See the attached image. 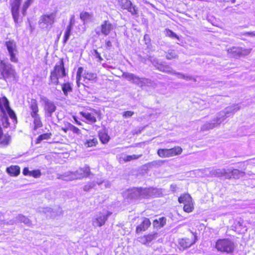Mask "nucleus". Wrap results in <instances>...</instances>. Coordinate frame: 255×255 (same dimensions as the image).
Listing matches in <instances>:
<instances>
[{
    "label": "nucleus",
    "instance_id": "nucleus-2",
    "mask_svg": "<svg viewBox=\"0 0 255 255\" xmlns=\"http://www.w3.org/2000/svg\"><path fill=\"white\" fill-rule=\"evenodd\" d=\"M240 107L238 105H234L226 108L224 111L220 112L217 116L216 118L210 123L205 124L201 128L203 131L213 129L223 122L227 117L235 114L239 111Z\"/></svg>",
    "mask_w": 255,
    "mask_h": 255
},
{
    "label": "nucleus",
    "instance_id": "nucleus-1",
    "mask_svg": "<svg viewBox=\"0 0 255 255\" xmlns=\"http://www.w3.org/2000/svg\"><path fill=\"white\" fill-rule=\"evenodd\" d=\"M158 190L156 188H133L127 190L124 192V197L129 199H137L155 197L158 194Z\"/></svg>",
    "mask_w": 255,
    "mask_h": 255
},
{
    "label": "nucleus",
    "instance_id": "nucleus-29",
    "mask_svg": "<svg viewBox=\"0 0 255 255\" xmlns=\"http://www.w3.org/2000/svg\"><path fill=\"white\" fill-rule=\"evenodd\" d=\"M168 149L169 153L170 154V157L179 155L181 154L182 151V149L179 146H175Z\"/></svg>",
    "mask_w": 255,
    "mask_h": 255
},
{
    "label": "nucleus",
    "instance_id": "nucleus-48",
    "mask_svg": "<svg viewBox=\"0 0 255 255\" xmlns=\"http://www.w3.org/2000/svg\"><path fill=\"white\" fill-rule=\"evenodd\" d=\"M164 163V161L161 160H158L156 161H153L149 164H150V166L152 167H159L161 166L163 163Z\"/></svg>",
    "mask_w": 255,
    "mask_h": 255
},
{
    "label": "nucleus",
    "instance_id": "nucleus-15",
    "mask_svg": "<svg viewBox=\"0 0 255 255\" xmlns=\"http://www.w3.org/2000/svg\"><path fill=\"white\" fill-rule=\"evenodd\" d=\"M208 176L221 177H224L226 179H230V173L225 168L212 169L209 171Z\"/></svg>",
    "mask_w": 255,
    "mask_h": 255
},
{
    "label": "nucleus",
    "instance_id": "nucleus-41",
    "mask_svg": "<svg viewBox=\"0 0 255 255\" xmlns=\"http://www.w3.org/2000/svg\"><path fill=\"white\" fill-rule=\"evenodd\" d=\"M193 208L194 207L192 201L184 204L183 210L187 213H190L192 211Z\"/></svg>",
    "mask_w": 255,
    "mask_h": 255
},
{
    "label": "nucleus",
    "instance_id": "nucleus-22",
    "mask_svg": "<svg viewBox=\"0 0 255 255\" xmlns=\"http://www.w3.org/2000/svg\"><path fill=\"white\" fill-rule=\"evenodd\" d=\"M151 223L149 220L147 218H144L141 224L136 227V232H140L141 231H145L150 226Z\"/></svg>",
    "mask_w": 255,
    "mask_h": 255
},
{
    "label": "nucleus",
    "instance_id": "nucleus-8",
    "mask_svg": "<svg viewBox=\"0 0 255 255\" xmlns=\"http://www.w3.org/2000/svg\"><path fill=\"white\" fill-rule=\"evenodd\" d=\"M57 12L54 11L50 14H44L40 17L39 25L43 29L49 30L55 22Z\"/></svg>",
    "mask_w": 255,
    "mask_h": 255
},
{
    "label": "nucleus",
    "instance_id": "nucleus-19",
    "mask_svg": "<svg viewBox=\"0 0 255 255\" xmlns=\"http://www.w3.org/2000/svg\"><path fill=\"white\" fill-rule=\"evenodd\" d=\"M228 52L231 54L233 57L237 58L247 55L250 52V51L247 49H243L242 48L240 47H233L229 49Z\"/></svg>",
    "mask_w": 255,
    "mask_h": 255
},
{
    "label": "nucleus",
    "instance_id": "nucleus-21",
    "mask_svg": "<svg viewBox=\"0 0 255 255\" xmlns=\"http://www.w3.org/2000/svg\"><path fill=\"white\" fill-rule=\"evenodd\" d=\"M227 170L228 172L230 173V178L233 177L235 179H239L240 177L244 176L245 174L244 172L237 169H229Z\"/></svg>",
    "mask_w": 255,
    "mask_h": 255
},
{
    "label": "nucleus",
    "instance_id": "nucleus-7",
    "mask_svg": "<svg viewBox=\"0 0 255 255\" xmlns=\"http://www.w3.org/2000/svg\"><path fill=\"white\" fill-rule=\"evenodd\" d=\"M40 102L43 107L45 117H51L56 110L54 102L43 95L40 96Z\"/></svg>",
    "mask_w": 255,
    "mask_h": 255
},
{
    "label": "nucleus",
    "instance_id": "nucleus-24",
    "mask_svg": "<svg viewBox=\"0 0 255 255\" xmlns=\"http://www.w3.org/2000/svg\"><path fill=\"white\" fill-rule=\"evenodd\" d=\"M16 222L19 223H23L28 226H31V221L26 217L21 214H19L15 217Z\"/></svg>",
    "mask_w": 255,
    "mask_h": 255
},
{
    "label": "nucleus",
    "instance_id": "nucleus-10",
    "mask_svg": "<svg viewBox=\"0 0 255 255\" xmlns=\"http://www.w3.org/2000/svg\"><path fill=\"white\" fill-rule=\"evenodd\" d=\"M0 109L3 115L7 113L9 117L13 120V122L16 123L17 119L14 111L10 108L9 102L5 97L0 98Z\"/></svg>",
    "mask_w": 255,
    "mask_h": 255
},
{
    "label": "nucleus",
    "instance_id": "nucleus-27",
    "mask_svg": "<svg viewBox=\"0 0 255 255\" xmlns=\"http://www.w3.org/2000/svg\"><path fill=\"white\" fill-rule=\"evenodd\" d=\"M6 171L11 176H17L20 173V168L18 166H11L6 168Z\"/></svg>",
    "mask_w": 255,
    "mask_h": 255
},
{
    "label": "nucleus",
    "instance_id": "nucleus-57",
    "mask_svg": "<svg viewBox=\"0 0 255 255\" xmlns=\"http://www.w3.org/2000/svg\"><path fill=\"white\" fill-rule=\"evenodd\" d=\"M153 225L154 227L157 228H160V226L159 225V221L158 220H155L153 221Z\"/></svg>",
    "mask_w": 255,
    "mask_h": 255
},
{
    "label": "nucleus",
    "instance_id": "nucleus-5",
    "mask_svg": "<svg viewBox=\"0 0 255 255\" xmlns=\"http://www.w3.org/2000/svg\"><path fill=\"white\" fill-rule=\"evenodd\" d=\"M66 75L67 73L64 68L63 60V59H60L59 62L56 63L53 70L50 73L49 84L58 85L59 83V79L63 78Z\"/></svg>",
    "mask_w": 255,
    "mask_h": 255
},
{
    "label": "nucleus",
    "instance_id": "nucleus-60",
    "mask_svg": "<svg viewBox=\"0 0 255 255\" xmlns=\"http://www.w3.org/2000/svg\"><path fill=\"white\" fill-rule=\"evenodd\" d=\"M106 45L107 48H111L112 46V42L110 40L106 41Z\"/></svg>",
    "mask_w": 255,
    "mask_h": 255
},
{
    "label": "nucleus",
    "instance_id": "nucleus-17",
    "mask_svg": "<svg viewBox=\"0 0 255 255\" xmlns=\"http://www.w3.org/2000/svg\"><path fill=\"white\" fill-rule=\"evenodd\" d=\"M114 29L113 25L108 20H105L101 26V28H97L96 32L99 35L100 32L105 35H108L111 31Z\"/></svg>",
    "mask_w": 255,
    "mask_h": 255
},
{
    "label": "nucleus",
    "instance_id": "nucleus-47",
    "mask_svg": "<svg viewBox=\"0 0 255 255\" xmlns=\"http://www.w3.org/2000/svg\"><path fill=\"white\" fill-rule=\"evenodd\" d=\"M96 185L95 182H91L88 183L86 185L84 186L83 189L85 191H88L91 189L93 188Z\"/></svg>",
    "mask_w": 255,
    "mask_h": 255
},
{
    "label": "nucleus",
    "instance_id": "nucleus-25",
    "mask_svg": "<svg viewBox=\"0 0 255 255\" xmlns=\"http://www.w3.org/2000/svg\"><path fill=\"white\" fill-rule=\"evenodd\" d=\"M62 90L65 96H67L69 93L73 91L72 84L66 82L61 85Z\"/></svg>",
    "mask_w": 255,
    "mask_h": 255
},
{
    "label": "nucleus",
    "instance_id": "nucleus-64",
    "mask_svg": "<svg viewBox=\"0 0 255 255\" xmlns=\"http://www.w3.org/2000/svg\"><path fill=\"white\" fill-rule=\"evenodd\" d=\"M105 183V187L106 188L109 187L110 186V183L109 181L104 182Z\"/></svg>",
    "mask_w": 255,
    "mask_h": 255
},
{
    "label": "nucleus",
    "instance_id": "nucleus-58",
    "mask_svg": "<svg viewBox=\"0 0 255 255\" xmlns=\"http://www.w3.org/2000/svg\"><path fill=\"white\" fill-rule=\"evenodd\" d=\"M3 126L5 128H7L9 126V123H8V119L7 117L4 118L3 119Z\"/></svg>",
    "mask_w": 255,
    "mask_h": 255
},
{
    "label": "nucleus",
    "instance_id": "nucleus-39",
    "mask_svg": "<svg viewBox=\"0 0 255 255\" xmlns=\"http://www.w3.org/2000/svg\"><path fill=\"white\" fill-rule=\"evenodd\" d=\"M33 1V0H26L23 3L22 7V13L23 16L25 15L27 8L29 7Z\"/></svg>",
    "mask_w": 255,
    "mask_h": 255
},
{
    "label": "nucleus",
    "instance_id": "nucleus-28",
    "mask_svg": "<svg viewBox=\"0 0 255 255\" xmlns=\"http://www.w3.org/2000/svg\"><path fill=\"white\" fill-rule=\"evenodd\" d=\"M192 199L190 195L188 194H184L181 195L178 198V201L180 203H187L189 202L192 201Z\"/></svg>",
    "mask_w": 255,
    "mask_h": 255
},
{
    "label": "nucleus",
    "instance_id": "nucleus-4",
    "mask_svg": "<svg viewBox=\"0 0 255 255\" xmlns=\"http://www.w3.org/2000/svg\"><path fill=\"white\" fill-rule=\"evenodd\" d=\"M16 72L13 66L1 59L0 54V79L5 81H11L15 78Z\"/></svg>",
    "mask_w": 255,
    "mask_h": 255
},
{
    "label": "nucleus",
    "instance_id": "nucleus-43",
    "mask_svg": "<svg viewBox=\"0 0 255 255\" xmlns=\"http://www.w3.org/2000/svg\"><path fill=\"white\" fill-rule=\"evenodd\" d=\"M67 129L68 130L73 131L74 133L77 134L80 133V129L76 127L75 126L71 124H68Z\"/></svg>",
    "mask_w": 255,
    "mask_h": 255
},
{
    "label": "nucleus",
    "instance_id": "nucleus-45",
    "mask_svg": "<svg viewBox=\"0 0 255 255\" xmlns=\"http://www.w3.org/2000/svg\"><path fill=\"white\" fill-rule=\"evenodd\" d=\"M165 35L167 36H169V37L173 38L179 39L178 36L177 35V34L176 33H175L174 32H173L172 30H171L169 29H165Z\"/></svg>",
    "mask_w": 255,
    "mask_h": 255
},
{
    "label": "nucleus",
    "instance_id": "nucleus-26",
    "mask_svg": "<svg viewBox=\"0 0 255 255\" xmlns=\"http://www.w3.org/2000/svg\"><path fill=\"white\" fill-rule=\"evenodd\" d=\"M158 70L169 74L173 75L176 74V72L171 67L168 65H159L158 67Z\"/></svg>",
    "mask_w": 255,
    "mask_h": 255
},
{
    "label": "nucleus",
    "instance_id": "nucleus-30",
    "mask_svg": "<svg viewBox=\"0 0 255 255\" xmlns=\"http://www.w3.org/2000/svg\"><path fill=\"white\" fill-rule=\"evenodd\" d=\"M83 78L90 81H94L97 79V74L95 73H92L88 71H85L83 75Z\"/></svg>",
    "mask_w": 255,
    "mask_h": 255
},
{
    "label": "nucleus",
    "instance_id": "nucleus-63",
    "mask_svg": "<svg viewBox=\"0 0 255 255\" xmlns=\"http://www.w3.org/2000/svg\"><path fill=\"white\" fill-rule=\"evenodd\" d=\"M103 182H104V181L102 179H97L96 181V183L99 185H101Z\"/></svg>",
    "mask_w": 255,
    "mask_h": 255
},
{
    "label": "nucleus",
    "instance_id": "nucleus-40",
    "mask_svg": "<svg viewBox=\"0 0 255 255\" xmlns=\"http://www.w3.org/2000/svg\"><path fill=\"white\" fill-rule=\"evenodd\" d=\"M84 69L82 67L78 68L76 73V83L78 87L80 86V81L81 79L82 75Z\"/></svg>",
    "mask_w": 255,
    "mask_h": 255
},
{
    "label": "nucleus",
    "instance_id": "nucleus-42",
    "mask_svg": "<svg viewBox=\"0 0 255 255\" xmlns=\"http://www.w3.org/2000/svg\"><path fill=\"white\" fill-rule=\"evenodd\" d=\"M176 57L177 55L175 51L173 50H168L166 55V58L168 60L176 58Z\"/></svg>",
    "mask_w": 255,
    "mask_h": 255
},
{
    "label": "nucleus",
    "instance_id": "nucleus-44",
    "mask_svg": "<svg viewBox=\"0 0 255 255\" xmlns=\"http://www.w3.org/2000/svg\"><path fill=\"white\" fill-rule=\"evenodd\" d=\"M141 156H142V154H139V155L133 154L131 155H127L124 158V160L125 161H129L132 160L137 159Z\"/></svg>",
    "mask_w": 255,
    "mask_h": 255
},
{
    "label": "nucleus",
    "instance_id": "nucleus-35",
    "mask_svg": "<svg viewBox=\"0 0 255 255\" xmlns=\"http://www.w3.org/2000/svg\"><path fill=\"white\" fill-rule=\"evenodd\" d=\"M157 154L162 158L170 157V154L169 153L168 149H159L157 151Z\"/></svg>",
    "mask_w": 255,
    "mask_h": 255
},
{
    "label": "nucleus",
    "instance_id": "nucleus-6",
    "mask_svg": "<svg viewBox=\"0 0 255 255\" xmlns=\"http://www.w3.org/2000/svg\"><path fill=\"white\" fill-rule=\"evenodd\" d=\"M235 244L231 240L228 239H219L217 241L215 248L221 253L231 254L235 250Z\"/></svg>",
    "mask_w": 255,
    "mask_h": 255
},
{
    "label": "nucleus",
    "instance_id": "nucleus-54",
    "mask_svg": "<svg viewBox=\"0 0 255 255\" xmlns=\"http://www.w3.org/2000/svg\"><path fill=\"white\" fill-rule=\"evenodd\" d=\"M134 112L132 111H126L124 112L122 115L123 117L125 118H128L131 117L132 115H133Z\"/></svg>",
    "mask_w": 255,
    "mask_h": 255
},
{
    "label": "nucleus",
    "instance_id": "nucleus-59",
    "mask_svg": "<svg viewBox=\"0 0 255 255\" xmlns=\"http://www.w3.org/2000/svg\"><path fill=\"white\" fill-rule=\"evenodd\" d=\"M15 222H16V220H10L9 221L4 222L3 224L4 225H13L14 224H15Z\"/></svg>",
    "mask_w": 255,
    "mask_h": 255
},
{
    "label": "nucleus",
    "instance_id": "nucleus-13",
    "mask_svg": "<svg viewBox=\"0 0 255 255\" xmlns=\"http://www.w3.org/2000/svg\"><path fill=\"white\" fill-rule=\"evenodd\" d=\"M193 234L192 239H190L189 238H185L179 239L178 241V243L179 246V249L180 250H186L189 248H190L192 245H194L197 240V237L196 235L193 232H192Z\"/></svg>",
    "mask_w": 255,
    "mask_h": 255
},
{
    "label": "nucleus",
    "instance_id": "nucleus-31",
    "mask_svg": "<svg viewBox=\"0 0 255 255\" xmlns=\"http://www.w3.org/2000/svg\"><path fill=\"white\" fill-rule=\"evenodd\" d=\"M56 209V212L55 213V212H54L50 208H47L45 209V213L47 214L48 212H52V214L51 215V217H54L56 216L60 215L62 213V210L61 208L58 207Z\"/></svg>",
    "mask_w": 255,
    "mask_h": 255
},
{
    "label": "nucleus",
    "instance_id": "nucleus-53",
    "mask_svg": "<svg viewBox=\"0 0 255 255\" xmlns=\"http://www.w3.org/2000/svg\"><path fill=\"white\" fill-rule=\"evenodd\" d=\"M138 241L143 245H147L148 244L146 236H143L142 237L139 238Z\"/></svg>",
    "mask_w": 255,
    "mask_h": 255
},
{
    "label": "nucleus",
    "instance_id": "nucleus-61",
    "mask_svg": "<svg viewBox=\"0 0 255 255\" xmlns=\"http://www.w3.org/2000/svg\"><path fill=\"white\" fill-rule=\"evenodd\" d=\"M177 188V186L176 184H172L171 185H170V190L174 192L176 190V189Z\"/></svg>",
    "mask_w": 255,
    "mask_h": 255
},
{
    "label": "nucleus",
    "instance_id": "nucleus-33",
    "mask_svg": "<svg viewBox=\"0 0 255 255\" xmlns=\"http://www.w3.org/2000/svg\"><path fill=\"white\" fill-rule=\"evenodd\" d=\"M31 117L32 118L34 119L33 123L34 124L35 129H36L37 128H40L42 126V124L39 115H35Z\"/></svg>",
    "mask_w": 255,
    "mask_h": 255
},
{
    "label": "nucleus",
    "instance_id": "nucleus-14",
    "mask_svg": "<svg viewBox=\"0 0 255 255\" xmlns=\"http://www.w3.org/2000/svg\"><path fill=\"white\" fill-rule=\"evenodd\" d=\"M81 114L89 124L96 123L97 121V118L101 119L100 112L95 110H92L90 112H81Z\"/></svg>",
    "mask_w": 255,
    "mask_h": 255
},
{
    "label": "nucleus",
    "instance_id": "nucleus-11",
    "mask_svg": "<svg viewBox=\"0 0 255 255\" xmlns=\"http://www.w3.org/2000/svg\"><path fill=\"white\" fill-rule=\"evenodd\" d=\"M112 213L110 211L99 212L96 214L92 219V225L95 227H101L103 226L108 217L111 215Z\"/></svg>",
    "mask_w": 255,
    "mask_h": 255
},
{
    "label": "nucleus",
    "instance_id": "nucleus-36",
    "mask_svg": "<svg viewBox=\"0 0 255 255\" xmlns=\"http://www.w3.org/2000/svg\"><path fill=\"white\" fill-rule=\"evenodd\" d=\"M174 75H177V77L180 79H184L187 81L193 80L194 82L196 81V80L195 78H194L192 76L185 75L181 73L176 72V74H174Z\"/></svg>",
    "mask_w": 255,
    "mask_h": 255
},
{
    "label": "nucleus",
    "instance_id": "nucleus-49",
    "mask_svg": "<svg viewBox=\"0 0 255 255\" xmlns=\"http://www.w3.org/2000/svg\"><path fill=\"white\" fill-rule=\"evenodd\" d=\"M80 18L83 21H87L90 18V14L87 12H82L80 14Z\"/></svg>",
    "mask_w": 255,
    "mask_h": 255
},
{
    "label": "nucleus",
    "instance_id": "nucleus-12",
    "mask_svg": "<svg viewBox=\"0 0 255 255\" xmlns=\"http://www.w3.org/2000/svg\"><path fill=\"white\" fill-rule=\"evenodd\" d=\"M21 1L22 0H10L11 14L16 26L21 21L19 18V7Z\"/></svg>",
    "mask_w": 255,
    "mask_h": 255
},
{
    "label": "nucleus",
    "instance_id": "nucleus-34",
    "mask_svg": "<svg viewBox=\"0 0 255 255\" xmlns=\"http://www.w3.org/2000/svg\"><path fill=\"white\" fill-rule=\"evenodd\" d=\"M144 86L155 88L157 86V83L154 81H152L151 79L144 78Z\"/></svg>",
    "mask_w": 255,
    "mask_h": 255
},
{
    "label": "nucleus",
    "instance_id": "nucleus-50",
    "mask_svg": "<svg viewBox=\"0 0 255 255\" xmlns=\"http://www.w3.org/2000/svg\"><path fill=\"white\" fill-rule=\"evenodd\" d=\"M149 60L157 69L159 65H162L158 62V60L155 58L150 57Z\"/></svg>",
    "mask_w": 255,
    "mask_h": 255
},
{
    "label": "nucleus",
    "instance_id": "nucleus-3",
    "mask_svg": "<svg viewBox=\"0 0 255 255\" xmlns=\"http://www.w3.org/2000/svg\"><path fill=\"white\" fill-rule=\"evenodd\" d=\"M91 174L89 166L85 165L84 167L79 168L75 172L68 171L62 174L58 173L57 178L62 180L71 181L86 178Z\"/></svg>",
    "mask_w": 255,
    "mask_h": 255
},
{
    "label": "nucleus",
    "instance_id": "nucleus-20",
    "mask_svg": "<svg viewBox=\"0 0 255 255\" xmlns=\"http://www.w3.org/2000/svg\"><path fill=\"white\" fill-rule=\"evenodd\" d=\"M29 108L31 111V116L38 115V113L39 111L38 104L37 101L35 99H32L31 100L29 105Z\"/></svg>",
    "mask_w": 255,
    "mask_h": 255
},
{
    "label": "nucleus",
    "instance_id": "nucleus-23",
    "mask_svg": "<svg viewBox=\"0 0 255 255\" xmlns=\"http://www.w3.org/2000/svg\"><path fill=\"white\" fill-rule=\"evenodd\" d=\"M73 23L72 22V20H71L70 22L69 23V25L67 26L66 29L65 30L64 38H63V43L65 44L66 43L67 41L69 40L70 36L71 35V31L73 28Z\"/></svg>",
    "mask_w": 255,
    "mask_h": 255
},
{
    "label": "nucleus",
    "instance_id": "nucleus-55",
    "mask_svg": "<svg viewBox=\"0 0 255 255\" xmlns=\"http://www.w3.org/2000/svg\"><path fill=\"white\" fill-rule=\"evenodd\" d=\"M158 220L159 221V225L161 228L165 225L166 219L165 217L160 218Z\"/></svg>",
    "mask_w": 255,
    "mask_h": 255
},
{
    "label": "nucleus",
    "instance_id": "nucleus-56",
    "mask_svg": "<svg viewBox=\"0 0 255 255\" xmlns=\"http://www.w3.org/2000/svg\"><path fill=\"white\" fill-rule=\"evenodd\" d=\"M30 171H29L28 168L25 167L23 170L22 173L24 175H28L30 176Z\"/></svg>",
    "mask_w": 255,
    "mask_h": 255
},
{
    "label": "nucleus",
    "instance_id": "nucleus-18",
    "mask_svg": "<svg viewBox=\"0 0 255 255\" xmlns=\"http://www.w3.org/2000/svg\"><path fill=\"white\" fill-rule=\"evenodd\" d=\"M121 5L124 9H127L132 15L137 13V8L129 0H121Z\"/></svg>",
    "mask_w": 255,
    "mask_h": 255
},
{
    "label": "nucleus",
    "instance_id": "nucleus-37",
    "mask_svg": "<svg viewBox=\"0 0 255 255\" xmlns=\"http://www.w3.org/2000/svg\"><path fill=\"white\" fill-rule=\"evenodd\" d=\"M99 138L101 142L104 143H107L110 139V137L107 133L100 132Z\"/></svg>",
    "mask_w": 255,
    "mask_h": 255
},
{
    "label": "nucleus",
    "instance_id": "nucleus-9",
    "mask_svg": "<svg viewBox=\"0 0 255 255\" xmlns=\"http://www.w3.org/2000/svg\"><path fill=\"white\" fill-rule=\"evenodd\" d=\"M6 47L10 60L13 63L18 62V50L16 42L13 40L6 41L4 44Z\"/></svg>",
    "mask_w": 255,
    "mask_h": 255
},
{
    "label": "nucleus",
    "instance_id": "nucleus-16",
    "mask_svg": "<svg viewBox=\"0 0 255 255\" xmlns=\"http://www.w3.org/2000/svg\"><path fill=\"white\" fill-rule=\"evenodd\" d=\"M123 76L128 81L140 87L144 86V78H139L132 73H124Z\"/></svg>",
    "mask_w": 255,
    "mask_h": 255
},
{
    "label": "nucleus",
    "instance_id": "nucleus-46",
    "mask_svg": "<svg viewBox=\"0 0 255 255\" xmlns=\"http://www.w3.org/2000/svg\"><path fill=\"white\" fill-rule=\"evenodd\" d=\"M148 244L151 241L155 240L158 237V234L157 233H152L146 236Z\"/></svg>",
    "mask_w": 255,
    "mask_h": 255
},
{
    "label": "nucleus",
    "instance_id": "nucleus-38",
    "mask_svg": "<svg viewBox=\"0 0 255 255\" xmlns=\"http://www.w3.org/2000/svg\"><path fill=\"white\" fill-rule=\"evenodd\" d=\"M51 135L52 134L50 132H47L42 134L38 136V138H37L36 143H40L42 140L44 139H48L50 138Z\"/></svg>",
    "mask_w": 255,
    "mask_h": 255
},
{
    "label": "nucleus",
    "instance_id": "nucleus-62",
    "mask_svg": "<svg viewBox=\"0 0 255 255\" xmlns=\"http://www.w3.org/2000/svg\"><path fill=\"white\" fill-rule=\"evenodd\" d=\"M144 39L145 41V43H147L149 42V36L147 34H145L144 36Z\"/></svg>",
    "mask_w": 255,
    "mask_h": 255
},
{
    "label": "nucleus",
    "instance_id": "nucleus-51",
    "mask_svg": "<svg viewBox=\"0 0 255 255\" xmlns=\"http://www.w3.org/2000/svg\"><path fill=\"white\" fill-rule=\"evenodd\" d=\"M92 54L95 57V58L98 59V61L99 62H101L102 60H103V59L101 57L100 53L97 50L94 49L92 52Z\"/></svg>",
    "mask_w": 255,
    "mask_h": 255
},
{
    "label": "nucleus",
    "instance_id": "nucleus-52",
    "mask_svg": "<svg viewBox=\"0 0 255 255\" xmlns=\"http://www.w3.org/2000/svg\"><path fill=\"white\" fill-rule=\"evenodd\" d=\"M41 175V172L39 170H33L30 171V176L34 178H38Z\"/></svg>",
    "mask_w": 255,
    "mask_h": 255
},
{
    "label": "nucleus",
    "instance_id": "nucleus-32",
    "mask_svg": "<svg viewBox=\"0 0 255 255\" xmlns=\"http://www.w3.org/2000/svg\"><path fill=\"white\" fill-rule=\"evenodd\" d=\"M98 143V140L97 138L94 137H91L89 139H87L85 142V145L87 147H92L96 146Z\"/></svg>",
    "mask_w": 255,
    "mask_h": 255
}]
</instances>
